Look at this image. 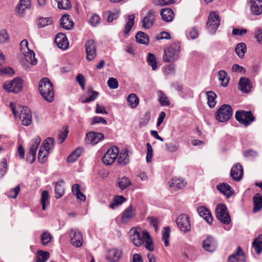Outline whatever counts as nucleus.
<instances>
[{"instance_id":"f257e3e1","label":"nucleus","mask_w":262,"mask_h":262,"mask_svg":"<svg viewBox=\"0 0 262 262\" xmlns=\"http://www.w3.org/2000/svg\"><path fill=\"white\" fill-rule=\"evenodd\" d=\"M39 91L43 98L51 103L54 98L53 85L48 78H43L40 80L38 87Z\"/></svg>"},{"instance_id":"f03ea898","label":"nucleus","mask_w":262,"mask_h":262,"mask_svg":"<svg viewBox=\"0 0 262 262\" xmlns=\"http://www.w3.org/2000/svg\"><path fill=\"white\" fill-rule=\"evenodd\" d=\"M10 105L15 117H16L18 112H19V118L23 125L28 126L31 124L32 114L30 109L26 106H16L15 103L12 102L10 103Z\"/></svg>"},{"instance_id":"7ed1b4c3","label":"nucleus","mask_w":262,"mask_h":262,"mask_svg":"<svg viewBox=\"0 0 262 262\" xmlns=\"http://www.w3.org/2000/svg\"><path fill=\"white\" fill-rule=\"evenodd\" d=\"M181 47L179 42H174L164 50L163 60L164 62L175 61L179 58Z\"/></svg>"},{"instance_id":"20e7f679","label":"nucleus","mask_w":262,"mask_h":262,"mask_svg":"<svg viewBox=\"0 0 262 262\" xmlns=\"http://www.w3.org/2000/svg\"><path fill=\"white\" fill-rule=\"evenodd\" d=\"M232 109L228 104L222 105L216 112V119L220 122L229 120L232 116Z\"/></svg>"},{"instance_id":"39448f33","label":"nucleus","mask_w":262,"mask_h":262,"mask_svg":"<svg viewBox=\"0 0 262 262\" xmlns=\"http://www.w3.org/2000/svg\"><path fill=\"white\" fill-rule=\"evenodd\" d=\"M215 214L217 219L224 224H229L231 217L226 206L223 204H219L215 208Z\"/></svg>"},{"instance_id":"423d86ee","label":"nucleus","mask_w":262,"mask_h":262,"mask_svg":"<svg viewBox=\"0 0 262 262\" xmlns=\"http://www.w3.org/2000/svg\"><path fill=\"white\" fill-rule=\"evenodd\" d=\"M143 231V230L138 227H133L129 231L130 239L136 246L139 247L144 243Z\"/></svg>"},{"instance_id":"0eeeda50","label":"nucleus","mask_w":262,"mask_h":262,"mask_svg":"<svg viewBox=\"0 0 262 262\" xmlns=\"http://www.w3.org/2000/svg\"><path fill=\"white\" fill-rule=\"evenodd\" d=\"M220 24V18L217 12H211L208 16L206 28L211 34H214Z\"/></svg>"},{"instance_id":"6e6552de","label":"nucleus","mask_w":262,"mask_h":262,"mask_svg":"<svg viewBox=\"0 0 262 262\" xmlns=\"http://www.w3.org/2000/svg\"><path fill=\"white\" fill-rule=\"evenodd\" d=\"M40 141L41 139L38 136L35 137L31 141L29 151L27 156V161L28 162L32 163L34 162L36 158V151L39 147Z\"/></svg>"},{"instance_id":"1a4fd4ad","label":"nucleus","mask_w":262,"mask_h":262,"mask_svg":"<svg viewBox=\"0 0 262 262\" xmlns=\"http://www.w3.org/2000/svg\"><path fill=\"white\" fill-rule=\"evenodd\" d=\"M137 210L135 206L130 204L122 213L121 222L123 224L130 223L136 217Z\"/></svg>"},{"instance_id":"9d476101","label":"nucleus","mask_w":262,"mask_h":262,"mask_svg":"<svg viewBox=\"0 0 262 262\" xmlns=\"http://www.w3.org/2000/svg\"><path fill=\"white\" fill-rule=\"evenodd\" d=\"M235 118L239 122L246 126L254 120V117L250 111H237L235 114Z\"/></svg>"},{"instance_id":"9b49d317","label":"nucleus","mask_w":262,"mask_h":262,"mask_svg":"<svg viewBox=\"0 0 262 262\" xmlns=\"http://www.w3.org/2000/svg\"><path fill=\"white\" fill-rule=\"evenodd\" d=\"M176 223L179 229L184 233L189 232L191 226L188 216L186 214L180 215L176 220Z\"/></svg>"},{"instance_id":"f8f14e48","label":"nucleus","mask_w":262,"mask_h":262,"mask_svg":"<svg viewBox=\"0 0 262 262\" xmlns=\"http://www.w3.org/2000/svg\"><path fill=\"white\" fill-rule=\"evenodd\" d=\"M119 154V149L116 146H113L107 150L102 158V162L107 165L113 164Z\"/></svg>"},{"instance_id":"ddd939ff","label":"nucleus","mask_w":262,"mask_h":262,"mask_svg":"<svg viewBox=\"0 0 262 262\" xmlns=\"http://www.w3.org/2000/svg\"><path fill=\"white\" fill-rule=\"evenodd\" d=\"M23 82L19 78H15L12 81L9 82H5L3 85V88L9 92L17 93L22 89Z\"/></svg>"},{"instance_id":"4468645a","label":"nucleus","mask_w":262,"mask_h":262,"mask_svg":"<svg viewBox=\"0 0 262 262\" xmlns=\"http://www.w3.org/2000/svg\"><path fill=\"white\" fill-rule=\"evenodd\" d=\"M86 57L88 60H93L97 55L96 45L93 39L88 40L85 43Z\"/></svg>"},{"instance_id":"2eb2a0df","label":"nucleus","mask_w":262,"mask_h":262,"mask_svg":"<svg viewBox=\"0 0 262 262\" xmlns=\"http://www.w3.org/2000/svg\"><path fill=\"white\" fill-rule=\"evenodd\" d=\"M71 243L76 248L81 247L83 244V235L78 230L72 229L70 232Z\"/></svg>"},{"instance_id":"dca6fc26","label":"nucleus","mask_w":262,"mask_h":262,"mask_svg":"<svg viewBox=\"0 0 262 262\" xmlns=\"http://www.w3.org/2000/svg\"><path fill=\"white\" fill-rule=\"evenodd\" d=\"M202 247L207 252L212 253L217 248V242L212 236H209L202 242Z\"/></svg>"},{"instance_id":"f3484780","label":"nucleus","mask_w":262,"mask_h":262,"mask_svg":"<svg viewBox=\"0 0 262 262\" xmlns=\"http://www.w3.org/2000/svg\"><path fill=\"white\" fill-rule=\"evenodd\" d=\"M122 253V250L120 249H111L107 252L106 259L109 262H117L121 258Z\"/></svg>"},{"instance_id":"a211bd4d","label":"nucleus","mask_w":262,"mask_h":262,"mask_svg":"<svg viewBox=\"0 0 262 262\" xmlns=\"http://www.w3.org/2000/svg\"><path fill=\"white\" fill-rule=\"evenodd\" d=\"M104 139V135L101 133L90 132L86 135L85 141L89 144H96Z\"/></svg>"},{"instance_id":"6ab92c4d","label":"nucleus","mask_w":262,"mask_h":262,"mask_svg":"<svg viewBox=\"0 0 262 262\" xmlns=\"http://www.w3.org/2000/svg\"><path fill=\"white\" fill-rule=\"evenodd\" d=\"M55 42L58 47L63 50H66L69 45L68 38L64 33L57 34L55 38Z\"/></svg>"},{"instance_id":"aec40b11","label":"nucleus","mask_w":262,"mask_h":262,"mask_svg":"<svg viewBox=\"0 0 262 262\" xmlns=\"http://www.w3.org/2000/svg\"><path fill=\"white\" fill-rule=\"evenodd\" d=\"M155 14L153 10L148 11L146 15L143 18L142 27L148 29L151 27L155 21Z\"/></svg>"},{"instance_id":"412c9836","label":"nucleus","mask_w":262,"mask_h":262,"mask_svg":"<svg viewBox=\"0 0 262 262\" xmlns=\"http://www.w3.org/2000/svg\"><path fill=\"white\" fill-rule=\"evenodd\" d=\"M228 262H246L245 254L240 247L237 248L236 252L229 256Z\"/></svg>"},{"instance_id":"4be33fe9","label":"nucleus","mask_w":262,"mask_h":262,"mask_svg":"<svg viewBox=\"0 0 262 262\" xmlns=\"http://www.w3.org/2000/svg\"><path fill=\"white\" fill-rule=\"evenodd\" d=\"M243 174V170L240 164H236L232 167L230 175L234 180L236 181H239L242 178Z\"/></svg>"},{"instance_id":"5701e85b","label":"nucleus","mask_w":262,"mask_h":262,"mask_svg":"<svg viewBox=\"0 0 262 262\" xmlns=\"http://www.w3.org/2000/svg\"><path fill=\"white\" fill-rule=\"evenodd\" d=\"M239 90L244 93H249L252 88V83L249 79L246 77H241L238 82Z\"/></svg>"},{"instance_id":"b1692460","label":"nucleus","mask_w":262,"mask_h":262,"mask_svg":"<svg viewBox=\"0 0 262 262\" xmlns=\"http://www.w3.org/2000/svg\"><path fill=\"white\" fill-rule=\"evenodd\" d=\"M197 211L199 215L202 217L207 223L211 224L212 222L213 218L210 211L205 206L199 207Z\"/></svg>"},{"instance_id":"393cba45","label":"nucleus","mask_w":262,"mask_h":262,"mask_svg":"<svg viewBox=\"0 0 262 262\" xmlns=\"http://www.w3.org/2000/svg\"><path fill=\"white\" fill-rule=\"evenodd\" d=\"M185 182L181 179L174 178L168 183V187L171 191H176L182 189L185 185Z\"/></svg>"},{"instance_id":"a878e982","label":"nucleus","mask_w":262,"mask_h":262,"mask_svg":"<svg viewBox=\"0 0 262 262\" xmlns=\"http://www.w3.org/2000/svg\"><path fill=\"white\" fill-rule=\"evenodd\" d=\"M251 11L255 15L262 13V0H251Z\"/></svg>"},{"instance_id":"bb28decb","label":"nucleus","mask_w":262,"mask_h":262,"mask_svg":"<svg viewBox=\"0 0 262 262\" xmlns=\"http://www.w3.org/2000/svg\"><path fill=\"white\" fill-rule=\"evenodd\" d=\"M160 14L162 19L166 22L171 21L174 16L173 11L169 8L162 9Z\"/></svg>"},{"instance_id":"cd10ccee","label":"nucleus","mask_w":262,"mask_h":262,"mask_svg":"<svg viewBox=\"0 0 262 262\" xmlns=\"http://www.w3.org/2000/svg\"><path fill=\"white\" fill-rule=\"evenodd\" d=\"M30 0H20L15 8V11L19 14H22L24 11L31 6Z\"/></svg>"},{"instance_id":"c85d7f7f","label":"nucleus","mask_w":262,"mask_h":262,"mask_svg":"<svg viewBox=\"0 0 262 262\" xmlns=\"http://www.w3.org/2000/svg\"><path fill=\"white\" fill-rule=\"evenodd\" d=\"M142 234L143 235V238H144V242H145V248L150 251H153L154 245L150 234L146 230H143L142 231Z\"/></svg>"},{"instance_id":"c756f323","label":"nucleus","mask_w":262,"mask_h":262,"mask_svg":"<svg viewBox=\"0 0 262 262\" xmlns=\"http://www.w3.org/2000/svg\"><path fill=\"white\" fill-rule=\"evenodd\" d=\"M132 184V182L128 177H123L121 178H119L117 180L116 186H118L121 190H123L127 188Z\"/></svg>"},{"instance_id":"7c9ffc66","label":"nucleus","mask_w":262,"mask_h":262,"mask_svg":"<svg viewBox=\"0 0 262 262\" xmlns=\"http://www.w3.org/2000/svg\"><path fill=\"white\" fill-rule=\"evenodd\" d=\"M129 162L128 150L127 149H123L119 155L118 162L120 165H124L128 163Z\"/></svg>"},{"instance_id":"2f4dec72","label":"nucleus","mask_w":262,"mask_h":262,"mask_svg":"<svg viewBox=\"0 0 262 262\" xmlns=\"http://www.w3.org/2000/svg\"><path fill=\"white\" fill-rule=\"evenodd\" d=\"M74 25L73 21L70 19V16L66 14L62 16L60 19V26L62 28L66 29H71Z\"/></svg>"},{"instance_id":"473e14b6","label":"nucleus","mask_w":262,"mask_h":262,"mask_svg":"<svg viewBox=\"0 0 262 262\" xmlns=\"http://www.w3.org/2000/svg\"><path fill=\"white\" fill-rule=\"evenodd\" d=\"M217 189L222 193L226 195L227 198H229L232 194L231 187L227 183H222L219 184Z\"/></svg>"},{"instance_id":"72a5a7b5","label":"nucleus","mask_w":262,"mask_h":262,"mask_svg":"<svg viewBox=\"0 0 262 262\" xmlns=\"http://www.w3.org/2000/svg\"><path fill=\"white\" fill-rule=\"evenodd\" d=\"M80 186L78 184H75L72 186V190L77 199L84 202L85 201L86 196L80 191Z\"/></svg>"},{"instance_id":"f704fd0d","label":"nucleus","mask_w":262,"mask_h":262,"mask_svg":"<svg viewBox=\"0 0 262 262\" xmlns=\"http://www.w3.org/2000/svg\"><path fill=\"white\" fill-rule=\"evenodd\" d=\"M64 181L63 180L58 181L55 186V198L59 199L64 193Z\"/></svg>"},{"instance_id":"c9c22d12","label":"nucleus","mask_w":262,"mask_h":262,"mask_svg":"<svg viewBox=\"0 0 262 262\" xmlns=\"http://www.w3.org/2000/svg\"><path fill=\"white\" fill-rule=\"evenodd\" d=\"M254 207L253 212H256L262 209V196L259 193H257L253 198Z\"/></svg>"},{"instance_id":"e433bc0d","label":"nucleus","mask_w":262,"mask_h":262,"mask_svg":"<svg viewBox=\"0 0 262 262\" xmlns=\"http://www.w3.org/2000/svg\"><path fill=\"white\" fill-rule=\"evenodd\" d=\"M26 60L31 63L32 65H35L37 64V59L35 58V54L34 51L28 50L27 52H24Z\"/></svg>"},{"instance_id":"4c0bfd02","label":"nucleus","mask_w":262,"mask_h":262,"mask_svg":"<svg viewBox=\"0 0 262 262\" xmlns=\"http://www.w3.org/2000/svg\"><path fill=\"white\" fill-rule=\"evenodd\" d=\"M235 51L239 58H243L247 52L246 45L244 42L238 43L235 48Z\"/></svg>"},{"instance_id":"58836bf2","label":"nucleus","mask_w":262,"mask_h":262,"mask_svg":"<svg viewBox=\"0 0 262 262\" xmlns=\"http://www.w3.org/2000/svg\"><path fill=\"white\" fill-rule=\"evenodd\" d=\"M126 199L122 195H117L114 197L109 207L112 209H115L125 201Z\"/></svg>"},{"instance_id":"ea45409f","label":"nucleus","mask_w":262,"mask_h":262,"mask_svg":"<svg viewBox=\"0 0 262 262\" xmlns=\"http://www.w3.org/2000/svg\"><path fill=\"white\" fill-rule=\"evenodd\" d=\"M40 201L42 209L45 211L46 210L47 207L50 205L49 195L47 190L42 191Z\"/></svg>"},{"instance_id":"a19ab883","label":"nucleus","mask_w":262,"mask_h":262,"mask_svg":"<svg viewBox=\"0 0 262 262\" xmlns=\"http://www.w3.org/2000/svg\"><path fill=\"white\" fill-rule=\"evenodd\" d=\"M135 37L137 42L139 43L148 45L149 43V39L148 36L142 31H139L138 32Z\"/></svg>"},{"instance_id":"79ce46f5","label":"nucleus","mask_w":262,"mask_h":262,"mask_svg":"<svg viewBox=\"0 0 262 262\" xmlns=\"http://www.w3.org/2000/svg\"><path fill=\"white\" fill-rule=\"evenodd\" d=\"M50 257V253L47 251H38L35 262H46Z\"/></svg>"},{"instance_id":"37998d69","label":"nucleus","mask_w":262,"mask_h":262,"mask_svg":"<svg viewBox=\"0 0 262 262\" xmlns=\"http://www.w3.org/2000/svg\"><path fill=\"white\" fill-rule=\"evenodd\" d=\"M252 247L256 251V253L259 254L262 251V235H259L253 241Z\"/></svg>"},{"instance_id":"c03bdc74","label":"nucleus","mask_w":262,"mask_h":262,"mask_svg":"<svg viewBox=\"0 0 262 262\" xmlns=\"http://www.w3.org/2000/svg\"><path fill=\"white\" fill-rule=\"evenodd\" d=\"M207 96V103L210 107H214L216 104L215 99L216 95L212 91H208L206 92Z\"/></svg>"},{"instance_id":"a18cd8bd","label":"nucleus","mask_w":262,"mask_h":262,"mask_svg":"<svg viewBox=\"0 0 262 262\" xmlns=\"http://www.w3.org/2000/svg\"><path fill=\"white\" fill-rule=\"evenodd\" d=\"M219 80L221 82L222 86H226L229 82V78L227 76V73L224 70H221L218 72Z\"/></svg>"},{"instance_id":"49530a36","label":"nucleus","mask_w":262,"mask_h":262,"mask_svg":"<svg viewBox=\"0 0 262 262\" xmlns=\"http://www.w3.org/2000/svg\"><path fill=\"white\" fill-rule=\"evenodd\" d=\"M127 101L128 103V105L132 107V108H135L136 107L139 102V100L136 94H130L128 95L127 97Z\"/></svg>"},{"instance_id":"de8ad7c7","label":"nucleus","mask_w":262,"mask_h":262,"mask_svg":"<svg viewBox=\"0 0 262 262\" xmlns=\"http://www.w3.org/2000/svg\"><path fill=\"white\" fill-rule=\"evenodd\" d=\"M134 18L135 16L134 14H131L127 16V19L125 25L124 33L125 34H127L133 27V26L134 24Z\"/></svg>"},{"instance_id":"09e8293b","label":"nucleus","mask_w":262,"mask_h":262,"mask_svg":"<svg viewBox=\"0 0 262 262\" xmlns=\"http://www.w3.org/2000/svg\"><path fill=\"white\" fill-rule=\"evenodd\" d=\"M52 24V19L51 17H40L37 20V26L39 28H43Z\"/></svg>"},{"instance_id":"8fccbe9b","label":"nucleus","mask_w":262,"mask_h":262,"mask_svg":"<svg viewBox=\"0 0 262 262\" xmlns=\"http://www.w3.org/2000/svg\"><path fill=\"white\" fill-rule=\"evenodd\" d=\"M54 146V139L52 137H49L44 141L43 145L40 147L49 151L50 149L53 148Z\"/></svg>"},{"instance_id":"3c124183","label":"nucleus","mask_w":262,"mask_h":262,"mask_svg":"<svg viewBox=\"0 0 262 262\" xmlns=\"http://www.w3.org/2000/svg\"><path fill=\"white\" fill-rule=\"evenodd\" d=\"M147 62L151 67L152 70H156L157 68V62L155 55L152 53H149L147 58Z\"/></svg>"},{"instance_id":"603ef678","label":"nucleus","mask_w":262,"mask_h":262,"mask_svg":"<svg viewBox=\"0 0 262 262\" xmlns=\"http://www.w3.org/2000/svg\"><path fill=\"white\" fill-rule=\"evenodd\" d=\"M89 94H91V96L87 97L85 100H82V103H88L94 101L98 96V93L93 91L92 88H89L88 91Z\"/></svg>"},{"instance_id":"864d4df0","label":"nucleus","mask_w":262,"mask_h":262,"mask_svg":"<svg viewBox=\"0 0 262 262\" xmlns=\"http://www.w3.org/2000/svg\"><path fill=\"white\" fill-rule=\"evenodd\" d=\"M49 151L44 149L43 147H40L38 152V159L40 163H44L47 158Z\"/></svg>"},{"instance_id":"5fc2aeb1","label":"nucleus","mask_w":262,"mask_h":262,"mask_svg":"<svg viewBox=\"0 0 262 262\" xmlns=\"http://www.w3.org/2000/svg\"><path fill=\"white\" fill-rule=\"evenodd\" d=\"M81 154V149L80 148H77L75 149L70 155H69L67 158L68 162H74L80 156Z\"/></svg>"},{"instance_id":"6e6d98bb","label":"nucleus","mask_w":262,"mask_h":262,"mask_svg":"<svg viewBox=\"0 0 262 262\" xmlns=\"http://www.w3.org/2000/svg\"><path fill=\"white\" fill-rule=\"evenodd\" d=\"M158 94L159 96L158 100L162 106H168L169 105V101L164 93L162 91H159Z\"/></svg>"},{"instance_id":"4d7b16f0","label":"nucleus","mask_w":262,"mask_h":262,"mask_svg":"<svg viewBox=\"0 0 262 262\" xmlns=\"http://www.w3.org/2000/svg\"><path fill=\"white\" fill-rule=\"evenodd\" d=\"M178 142H170L165 144L166 149L169 152H173L178 151L179 149Z\"/></svg>"},{"instance_id":"13d9d810","label":"nucleus","mask_w":262,"mask_h":262,"mask_svg":"<svg viewBox=\"0 0 262 262\" xmlns=\"http://www.w3.org/2000/svg\"><path fill=\"white\" fill-rule=\"evenodd\" d=\"M150 119V113L149 112H146L143 117L140 119L139 126L142 127L146 126L149 122Z\"/></svg>"},{"instance_id":"bf43d9fd","label":"nucleus","mask_w":262,"mask_h":262,"mask_svg":"<svg viewBox=\"0 0 262 262\" xmlns=\"http://www.w3.org/2000/svg\"><path fill=\"white\" fill-rule=\"evenodd\" d=\"M58 3V8L60 9L67 10L71 8V4L69 0H56Z\"/></svg>"},{"instance_id":"052dcab7","label":"nucleus","mask_w":262,"mask_h":262,"mask_svg":"<svg viewBox=\"0 0 262 262\" xmlns=\"http://www.w3.org/2000/svg\"><path fill=\"white\" fill-rule=\"evenodd\" d=\"M170 235V228L166 227L164 228L162 234V239L164 241L165 246H168L169 245V238Z\"/></svg>"},{"instance_id":"680f3d73","label":"nucleus","mask_w":262,"mask_h":262,"mask_svg":"<svg viewBox=\"0 0 262 262\" xmlns=\"http://www.w3.org/2000/svg\"><path fill=\"white\" fill-rule=\"evenodd\" d=\"M107 16V21L112 22L114 20L118 18L119 17L120 11L118 10H114L113 11H108Z\"/></svg>"},{"instance_id":"e2e57ef3","label":"nucleus","mask_w":262,"mask_h":262,"mask_svg":"<svg viewBox=\"0 0 262 262\" xmlns=\"http://www.w3.org/2000/svg\"><path fill=\"white\" fill-rule=\"evenodd\" d=\"M52 237L48 232H44L41 236V241L42 245H47L51 241Z\"/></svg>"},{"instance_id":"0e129e2a","label":"nucleus","mask_w":262,"mask_h":262,"mask_svg":"<svg viewBox=\"0 0 262 262\" xmlns=\"http://www.w3.org/2000/svg\"><path fill=\"white\" fill-rule=\"evenodd\" d=\"M9 40V36L5 30L0 31V43H7Z\"/></svg>"},{"instance_id":"69168bd1","label":"nucleus","mask_w":262,"mask_h":262,"mask_svg":"<svg viewBox=\"0 0 262 262\" xmlns=\"http://www.w3.org/2000/svg\"><path fill=\"white\" fill-rule=\"evenodd\" d=\"M1 168H0V178L3 177L7 169V160L6 158H3L1 162Z\"/></svg>"},{"instance_id":"338daca9","label":"nucleus","mask_w":262,"mask_h":262,"mask_svg":"<svg viewBox=\"0 0 262 262\" xmlns=\"http://www.w3.org/2000/svg\"><path fill=\"white\" fill-rule=\"evenodd\" d=\"M107 84L111 89H116L118 87V81L116 78L113 77H111L108 79Z\"/></svg>"},{"instance_id":"774afa93","label":"nucleus","mask_w":262,"mask_h":262,"mask_svg":"<svg viewBox=\"0 0 262 262\" xmlns=\"http://www.w3.org/2000/svg\"><path fill=\"white\" fill-rule=\"evenodd\" d=\"M146 147L147 151L146 159L147 162L149 163L152 160L153 150L151 145L149 143L146 144Z\"/></svg>"}]
</instances>
